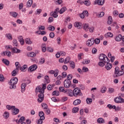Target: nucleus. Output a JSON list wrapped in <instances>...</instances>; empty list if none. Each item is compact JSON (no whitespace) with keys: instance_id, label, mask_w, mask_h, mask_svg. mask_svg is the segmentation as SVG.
<instances>
[{"instance_id":"obj_9","label":"nucleus","mask_w":124,"mask_h":124,"mask_svg":"<svg viewBox=\"0 0 124 124\" xmlns=\"http://www.w3.org/2000/svg\"><path fill=\"white\" fill-rule=\"evenodd\" d=\"M48 73H49V74H54V77H57L58 75H59V70H51L48 71Z\"/></svg>"},{"instance_id":"obj_45","label":"nucleus","mask_w":124,"mask_h":124,"mask_svg":"<svg viewBox=\"0 0 124 124\" xmlns=\"http://www.w3.org/2000/svg\"><path fill=\"white\" fill-rule=\"evenodd\" d=\"M47 30H48V31H55V27L52 25H49L47 28Z\"/></svg>"},{"instance_id":"obj_64","label":"nucleus","mask_w":124,"mask_h":124,"mask_svg":"<svg viewBox=\"0 0 124 124\" xmlns=\"http://www.w3.org/2000/svg\"><path fill=\"white\" fill-rule=\"evenodd\" d=\"M79 111V108H73V113H77Z\"/></svg>"},{"instance_id":"obj_21","label":"nucleus","mask_w":124,"mask_h":124,"mask_svg":"<svg viewBox=\"0 0 124 124\" xmlns=\"http://www.w3.org/2000/svg\"><path fill=\"white\" fill-rule=\"evenodd\" d=\"M9 112L8 111H5L4 112V113H3V117L4 118V119H8V118H9Z\"/></svg>"},{"instance_id":"obj_57","label":"nucleus","mask_w":124,"mask_h":124,"mask_svg":"<svg viewBox=\"0 0 124 124\" xmlns=\"http://www.w3.org/2000/svg\"><path fill=\"white\" fill-rule=\"evenodd\" d=\"M113 15L115 16H118V15H119V11H118L117 10H114L113 12Z\"/></svg>"},{"instance_id":"obj_11","label":"nucleus","mask_w":124,"mask_h":124,"mask_svg":"<svg viewBox=\"0 0 124 124\" xmlns=\"http://www.w3.org/2000/svg\"><path fill=\"white\" fill-rule=\"evenodd\" d=\"M104 3H105V0H95L94 2V5L98 4V5H103Z\"/></svg>"},{"instance_id":"obj_27","label":"nucleus","mask_w":124,"mask_h":124,"mask_svg":"<svg viewBox=\"0 0 124 124\" xmlns=\"http://www.w3.org/2000/svg\"><path fill=\"white\" fill-rule=\"evenodd\" d=\"M10 15L11 16H12V17H14V18H16V17L18 16V13L15 12H10Z\"/></svg>"},{"instance_id":"obj_37","label":"nucleus","mask_w":124,"mask_h":124,"mask_svg":"<svg viewBox=\"0 0 124 124\" xmlns=\"http://www.w3.org/2000/svg\"><path fill=\"white\" fill-rule=\"evenodd\" d=\"M112 22H113V19L112 18V16H108V25H111V24H112Z\"/></svg>"},{"instance_id":"obj_56","label":"nucleus","mask_w":124,"mask_h":124,"mask_svg":"<svg viewBox=\"0 0 124 124\" xmlns=\"http://www.w3.org/2000/svg\"><path fill=\"white\" fill-rule=\"evenodd\" d=\"M72 75H68L67 76V79L65 80H68L69 81H70V80L72 79Z\"/></svg>"},{"instance_id":"obj_35","label":"nucleus","mask_w":124,"mask_h":124,"mask_svg":"<svg viewBox=\"0 0 124 124\" xmlns=\"http://www.w3.org/2000/svg\"><path fill=\"white\" fill-rule=\"evenodd\" d=\"M6 108L7 109H8V110H13L14 108H15V106L7 105Z\"/></svg>"},{"instance_id":"obj_12","label":"nucleus","mask_w":124,"mask_h":124,"mask_svg":"<svg viewBox=\"0 0 124 124\" xmlns=\"http://www.w3.org/2000/svg\"><path fill=\"white\" fill-rule=\"evenodd\" d=\"M88 16H89V13L87 11H84L82 13L79 15V17L81 19H84L85 17H88Z\"/></svg>"},{"instance_id":"obj_55","label":"nucleus","mask_w":124,"mask_h":124,"mask_svg":"<svg viewBox=\"0 0 124 124\" xmlns=\"http://www.w3.org/2000/svg\"><path fill=\"white\" fill-rule=\"evenodd\" d=\"M98 65L99 66H101V67H103V66H104V65H105V62H100L98 63Z\"/></svg>"},{"instance_id":"obj_52","label":"nucleus","mask_w":124,"mask_h":124,"mask_svg":"<svg viewBox=\"0 0 124 124\" xmlns=\"http://www.w3.org/2000/svg\"><path fill=\"white\" fill-rule=\"evenodd\" d=\"M38 28L39 31H44L45 30V27L44 26L40 25Z\"/></svg>"},{"instance_id":"obj_38","label":"nucleus","mask_w":124,"mask_h":124,"mask_svg":"<svg viewBox=\"0 0 124 124\" xmlns=\"http://www.w3.org/2000/svg\"><path fill=\"white\" fill-rule=\"evenodd\" d=\"M52 95L59 96V95H60V92L58 91H54L52 92Z\"/></svg>"},{"instance_id":"obj_47","label":"nucleus","mask_w":124,"mask_h":124,"mask_svg":"<svg viewBox=\"0 0 124 124\" xmlns=\"http://www.w3.org/2000/svg\"><path fill=\"white\" fill-rule=\"evenodd\" d=\"M13 46H15L16 47V46H18V42H17V40L14 39L13 41Z\"/></svg>"},{"instance_id":"obj_28","label":"nucleus","mask_w":124,"mask_h":124,"mask_svg":"<svg viewBox=\"0 0 124 124\" xmlns=\"http://www.w3.org/2000/svg\"><path fill=\"white\" fill-rule=\"evenodd\" d=\"M97 122L98 124H105V121H104V119L102 118H99L97 120Z\"/></svg>"},{"instance_id":"obj_6","label":"nucleus","mask_w":124,"mask_h":124,"mask_svg":"<svg viewBox=\"0 0 124 124\" xmlns=\"http://www.w3.org/2000/svg\"><path fill=\"white\" fill-rule=\"evenodd\" d=\"M40 93L38 95V102L39 103H41L43 101V99H44V93L42 92H39Z\"/></svg>"},{"instance_id":"obj_1","label":"nucleus","mask_w":124,"mask_h":124,"mask_svg":"<svg viewBox=\"0 0 124 124\" xmlns=\"http://www.w3.org/2000/svg\"><path fill=\"white\" fill-rule=\"evenodd\" d=\"M18 83V78L16 77L13 78L9 82L10 85V89L13 90V89H16V84Z\"/></svg>"},{"instance_id":"obj_17","label":"nucleus","mask_w":124,"mask_h":124,"mask_svg":"<svg viewBox=\"0 0 124 124\" xmlns=\"http://www.w3.org/2000/svg\"><path fill=\"white\" fill-rule=\"evenodd\" d=\"M113 36H114V35L111 32H108L105 34V37H106V38L113 37Z\"/></svg>"},{"instance_id":"obj_34","label":"nucleus","mask_w":124,"mask_h":124,"mask_svg":"<svg viewBox=\"0 0 124 124\" xmlns=\"http://www.w3.org/2000/svg\"><path fill=\"white\" fill-rule=\"evenodd\" d=\"M25 120H26L25 117L22 116L19 119V120H18L17 121H16V122H17L18 124H20V123H23V122H25Z\"/></svg>"},{"instance_id":"obj_25","label":"nucleus","mask_w":124,"mask_h":124,"mask_svg":"<svg viewBox=\"0 0 124 124\" xmlns=\"http://www.w3.org/2000/svg\"><path fill=\"white\" fill-rule=\"evenodd\" d=\"M5 37L9 40H12V35L10 33H8L5 34Z\"/></svg>"},{"instance_id":"obj_36","label":"nucleus","mask_w":124,"mask_h":124,"mask_svg":"<svg viewBox=\"0 0 124 124\" xmlns=\"http://www.w3.org/2000/svg\"><path fill=\"white\" fill-rule=\"evenodd\" d=\"M46 51H47V52H49L50 53H52V52L54 51V48L51 46H47L46 47Z\"/></svg>"},{"instance_id":"obj_53","label":"nucleus","mask_w":124,"mask_h":124,"mask_svg":"<svg viewBox=\"0 0 124 124\" xmlns=\"http://www.w3.org/2000/svg\"><path fill=\"white\" fill-rule=\"evenodd\" d=\"M28 67V66L26 64H24L23 66H22L21 67H20V70L22 71H24Z\"/></svg>"},{"instance_id":"obj_5","label":"nucleus","mask_w":124,"mask_h":124,"mask_svg":"<svg viewBox=\"0 0 124 124\" xmlns=\"http://www.w3.org/2000/svg\"><path fill=\"white\" fill-rule=\"evenodd\" d=\"M73 93L74 96L77 97L80 95V94L81 93V90H80L78 88H75L74 89Z\"/></svg>"},{"instance_id":"obj_22","label":"nucleus","mask_w":124,"mask_h":124,"mask_svg":"<svg viewBox=\"0 0 124 124\" xmlns=\"http://www.w3.org/2000/svg\"><path fill=\"white\" fill-rule=\"evenodd\" d=\"M39 116L40 117V118L42 120H45V117H44V112H43V111H40L39 113Z\"/></svg>"},{"instance_id":"obj_29","label":"nucleus","mask_w":124,"mask_h":124,"mask_svg":"<svg viewBox=\"0 0 124 124\" xmlns=\"http://www.w3.org/2000/svg\"><path fill=\"white\" fill-rule=\"evenodd\" d=\"M27 84L26 83H22L21 84V93H24L26 90Z\"/></svg>"},{"instance_id":"obj_13","label":"nucleus","mask_w":124,"mask_h":124,"mask_svg":"<svg viewBox=\"0 0 124 124\" xmlns=\"http://www.w3.org/2000/svg\"><path fill=\"white\" fill-rule=\"evenodd\" d=\"M74 26H75V28L78 29V30H80V29H82L83 24H82V23H81V22H76L74 23Z\"/></svg>"},{"instance_id":"obj_42","label":"nucleus","mask_w":124,"mask_h":124,"mask_svg":"<svg viewBox=\"0 0 124 124\" xmlns=\"http://www.w3.org/2000/svg\"><path fill=\"white\" fill-rule=\"evenodd\" d=\"M51 16H52L53 18H58V14L54 13V12H52L50 13Z\"/></svg>"},{"instance_id":"obj_63","label":"nucleus","mask_w":124,"mask_h":124,"mask_svg":"<svg viewBox=\"0 0 124 124\" xmlns=\"http://www.w3.org/2000/svg\"><path fill=\"white\" fill-rule=\"evenodd\" d=\"M90 62H91V61L89 60H85L83 62V63L84 64H88V63H90Z\"/></svg>"},{"instance_id":"obj_14","label":"nucleus","mask_w":124,"mask_h":124,"mask_svg":"<svg viewBox=\"0 0 124 124\" xmlns=\"http://www.w3.org/2000/svg\"><path fill=\"white\" fill-rule=\"evenodd\" d=\"M83 29L85 31H89L90 26L88 23H84L82 25Z\"/></svg>"},{"instance_id":"obj_23","label":"nucleus","mask_w":124,"mask_h":124,"mask_svg":"<svg viewBox=\"0 0 124 124\" xmlns=\"http://www.w3.org/2000/svg\"><path fill=\"white\" fill-rule=\"evenodd\" d=\"M106 69L107 70H110L112 68V65L109 62L107 63V64L105 65Z\"/></svg>"},{"instance_id":"obj_7","label":"nucleus","mask_w":124,"mask_h":124,"mask_svg":"<svg viewBox=\"0 0 124 124\" xmlns=\"http://www.w3.org/2000/svg\"><path fill=\"white\" fill-rule=\"evenodd\" d=\"M36 69H37V65L34 64L29 67L28 71H29V72H32L35 71Z\"/></svg>"},{"instance_id":"obj_4","label":"nucleus","mask_w":124,"mask_h":124,"mask_svg":"<svg viewBox=\"0 0 124 124\" xmlns=\"http://www.w3.org/2000/svg\"><path fill=\"white\" fill-rule=\"evenodd\" d=\"M42 86V88L39 86L36 88V93H44V91L46 89V84H43Z\"/></svg>"},{"instance_id":"obj_62","label":"nucleus","mask_w":124,"mask_h":124,"mask_svg":"<svg viewBox=\"0 0 124 124\" xmlns=\"http://www.w3.org/2000/svg\"><path fill=\"white\" fill-rule=\"evenodd\" d=\"M45 112H46V115H49L51 113L50 109L48 108L45 109Z\"/></svg>"},{"instance_id":"obj_16","label":"nucleus","mask_w":124,"mask_h":124,"mask_svg":"<svg viewBox=\"0 0 124 124\" xmlns=\"http://www.w3.org/2000/svg\"><path fill=\"white\" fill-rule=\"evenodd\" d=\"M122 38H123V36H122V35L121 34H119L116 36L115 38V40L119 42L122 40Z\"/></svg>"},{"instance_id":"obj_51","label":"nucleus","mask_w":124,"mask_h":124,"mask_svg":"<svg viewBox=\"0 0 124 124\" xmlns=\"http://www.w3.org/2000/svg\"><path fill=\"white\" fill-rule=\"evenodd\" d=\"M44 62H45V59L43 58H41L40 60H39V63L40 64H43V63H44Z\"/></svg>"},{"instance_id":"obj_54","label":"nucleus","mask_w":124,"mask_h":124,"mask_svg":"<svg viewBox=\"0 0 124 124\" xmlns=\"http://www.w3.org/2000/svg\"><path fill=\"white\" fill-rule=\"evenodd\" d=\"M42 107L43 108V109H44V110H45L46 109H47V108H48V105H47V104H46L45 103H42Z\"/></svg>"},{"instance_id":"obj_43","label":"nucleus","mask_w":124,"mask_h":124,"mask_svg":"<svg viewBox=\"0 0 124 124\" xmlns=\"http://www.w3.org/2000/svg\"><path fill=\"white\" fill-rule=\"evenodd\" d=\"M93 102V99L92 98H87L86 99V103L87 104H92Z\"/></svg>"},{"instance_id":"obj_32","label":"nucleus","mask_w":124,"mask_h":124,"mask_svg":"<svg viewBox=\"0 0 124 124\" xmlns=\"http://www.w3.org/2000/svg\"><path fill=\"white\" fill-rule=\"evenodd\" d=\"M80 103H81V100L80 99H77L73 102L74 105L75 106L78 105V104H80Z\"/></svg>"},{"instance_id":"obj_48","label":"nucleus","mask_w":124,"mask_h":124,"mask_svg":"<svg viewBox=\"0 0 124 124\" xmlns=\"http://www.w3.org/2000/svg\"><path fill=\"white\" fill-rule=\"evenodd\" d=\"M15 65L16 66V70H18L20 67V63L18 62H16Z\"/></svg>"},{"instance_id":"obj_59","label":"nucleus","mask_w":124,"mask_h":124,"mask_svg":"<svg viewBox=\"0 0 124 124\" xmlns=\"http://www.w3.org/2000/svg\"><path fill=\"white\" fill-rule=\"evenodd\" d=\"M69 22H70V17L68 16L65 18V23H66V24H68Z\"/></svg>"},{"instance_id":"obj_39","label":"nucleus","mask_w":124,"mask_h":124,"mask_svg":"<svg viewBox=\"0 0 124 124\" xmlns=\"http://www.w3.org/2000/svg\"><path fill=\"white\" fill-rule=\"evenodd\" d=\"M121 97H117L114 99V101L116 103H121Z\"/></svg>"},{"instance_id":"obj_19","label":"nucleus","mask_w":124,"mask_h":124,"mask_svg":"<svg viewBox=\"0 0 124 124\" xmlns=\"http://www.w3.org/2000/svg\"><path fill=\"white\" fill-rule=\"evenodd\" d=\"M18 41H19L21 45H23L25 43L24 41V38L22 36H19L18 37Z\"/></svg>"},{"instance_id":"obj_31","label":"nucleus","mask_w":124,"mask_h":124,"mask_svg":"<svg viewBox=\"0 0 124 124\" xmlns=\"http://www.w3.org/2000/svg\"><path fill=\"white\" fill-rule=\"evenodd\" d=\"M83 3L86 6H90V5H91V1H90V0H85Z\"/></svg>"},{"instance_id":"obj_24","label":"nucleus","mask_w":124,"mask_h":124,"mask_svg":"<svg viewBox=\"0 0 124 124\" xmlns=\"http://www.w3.org/2000/svg\"><path fill=\"white\" fill-rule=\"evenodd\" d=\"M108 92L109 94L114 93H115V89H114V88H113L112 87H109L108 89Z\"/></svg>"},{"instance_id":"obj_41","label":"nucleus","mask_w":124,"mask_h":124,"mask_svg":"<svg viewBox=\"0 0 124 124\" xmlns=\"http://www.w3.org/2000/svg\"><path fill=\"white\" fill-rule=\"evenodd\" d=\"M32 4V0H28L27 3V7H31Z\"/></svg>"},{"instance_id":"obj_58","label":"nucleus","mask_w":124,"mask_h":124,"mask_svg":"<svg viewBox=\"0 0 124 124\" xmlns=\"http://www.w3.org/2000/svg\"><path fill=\"white\" fill-rule=\"evenodd\" d=\"M18 70L15 69L12 72V76H16V75L17 74V71Z\"/></svg>"},{"instance_id":"obj_18","label":"nucleus","mask_w":124,"mask_h":124,"mask_svg":"<svg viewBox=\"0 0 124 124\" xmlns=\"http://www.w3.org/2000/svg\"><path fill=\"white\" fill-rule=\"evenodd\" d=\"M19 111L20 110L15 107V108L12 110V114L13 115H17L19 113Z\"/></svg>"},{"instance_id":"obj_3","label":"nucleus","mask_w":124,"mask_h":124,"mask_svg":"<svg viewBox=\"0 0 124 124\" xmlns=\"http://www.w3.org/2000/svg\"><path fill=\"white\" fill-rule=\"evenodd\" d=\"M114 73L116 75V77H118L119 76H122V75H124V71L120 70L119 67H116L115 68Z\"/></svg>"},{"instance_id":"obj_46","label":"nucleus","mask_w":124,"mask_h":124,"mask_svg":"<svg viewBox=\"0 0 124 124\" xmlns=\"http://www.w3.org/2000/svg\"><path fill=\"white\" fill-rule=\"evenodd\" d=\"M89 31H90L91 33H93V31H94V27L93 26L89 27L88 29Z\"/></svg>"},{"instance_id":"obj_26","label":"nucleus","mask_w":124,"mask_h":124,"mask_svg":"<svg viewBox=\"0 0 124 124\" xmlns=\"http://www.w3.org/2000/svg\"><path fill=\"white\" fill-rule=\"evenodd\" d=\"M25 43H26L28 45H31V44H32V42L31 41V38H27L25 39Z\"/></svg>"},{"instance_id":"obj_60","label":"nucleus","mask_w":124,"mask_h":124,"mask_svg":"<svg viewBox=\"0 0 124 124\" xmlns=\"http://www.w3.org/2000/svg\"><path fill=\"white\" fill-rule=\"evenodd\" d=\"M82 71L83 72H88L89 71V68L84 66L82 67Z\"/></svg>"},{"instance_id":"obj_33","label":"nucleus","mask_w":124,"mask_h":124,"mask_svg":"<svg viewBox=\"0 0 124 124\" xmlns=\"http://www.w3.org/2000/svg\"><path fill=\"white\" fill-rule=\"evenodd\" d=\"M107 90V88H106V87L105 86H103L100 90L101 93H106V91Z\"/></svg>"},{"instance_id":"obj_10","label":"nucleus","mask_w":124,"mask_h":124,"mask_svg":"<svg viewBox=\"0 0 124 124\" xmlns=\"http://www.w3.org/2000/svg\"><path fill=\"white\" fill-rule=\"evenodd\" d=\"M71 85V81L68 80H65L64 81V86L66 89H68V88L70 87Z\"/></svg>"},{"instance_id":"obj_44","label":"nucleus","mask_w":124,"mask_h":124,"mask_svg":"<svg viewBox=\"0 0 124 124\" xmlns=\"http://www.w3.org/2000/svg\"><path fill=\"white\" fill-rule=\"evenodd\" d=\"M2 62L4 63V64H6V65H9V61L6 59H3Z\"/></svg>"},{"instance_id":"obj_40","label":"nucleus","mask_w":124,"mask_h":124,"mask_svg":"<svg viewBox=\"0 0 124 124\" xmlns=\"http://www.w3.org/2000/svg\"><path fill=\"white\" fill-rule=\"evenodd\" d=\"M28 57H35V56H36V54H35L34 52H31L28 54Z\"/></svg>"},{"instance_id":"obj_30","label":"nucleus","mask_w":124,"mask_h":124,"mask_svg":"<svg viewBox=\"0 0 124 124\" xmlns=\"http://www.w3.org/2000/svg\"><path fill=\"white\" fill-rule=\"evenodd\" d=\"M65 11H66V7H63L60 10H59V13L60 14H62L63 13L65 12Z\"/></svg>"},{"instance_id":"obj_20","label":"nucleus","mask_w":124,"mask_h":124,"mask_svg":"<svg viewBox=\"0 0 124 124\" xmlns=\"http://www.w3.org/2000/svg\"><path fill=\"white\" fill-rule=\"evenodd\" d=\"M12 52L16 53V54H18V53L21 52V50L16 47H13L12 48Z\"/></svg>"},{"instance_id":"obj_61","label":"nucleus","mask_w":124,"mask_h":124,"mask_svg":"<svg viewBox=\"0 0 124 124\" xmlns=\"http://www.w3.org/2000/svg\"><path fill=\"white\" fill-rule=\"evenodd\" d=\"M45 79L46 80V83H50V79H49V76H46L45 77Z\"/></svg>"},{"instance_id":"obj_50","label":"nucleus","mask_w":124,"mask_h":124,"mask_svg":"<svg viewBox=\"0 0 124 124\" xmlns=\"http://www.w3.org/2000/svg\"><path fill=\"white\" fill-rule=\"evenodd\" d=\"M70 62V58L68 57L65 58V61L64 62V63L65 64H66V63H68V62Z\"/></svg>"},{"instance_id":"obj_49","label":"nucleus","mask_w":124,"mask_h":124,"mask_svg":"<svg viewBox=\"0 0 124 124\" xmlns=\"http://www.w3.org/2000/svg\"><path fill=\"white\" fill-rule=\"evenodd\" d=\"M70 66L73 68H75V63L72 61H71L70 62Z\"/></svg>"},{"instance_id":"obj_2","label":"nucleus","mask_w":124,"mask_h":124,"mask_svg":"<svg viewBox=\"0 0 124 124\" xmlns=\"http://www.w3.org/2000/svg\"><path fill=\"white\" fill-rule=\"evenodd\" d=\"M99 59L100 61H103L105 63H108L110 62V60L108 59V57L104 54H101L99 55Z\"/></svg>"},{"instance_id":"obj_15","label":"nucleus","mask_w":124,"mask_h":124,"mask_svg":"<svg viewBox=\"0 0 124 124\" xmlns=\"http://www.w3.org/2000/svg\"><path fill=\"white\" fill-rule=\"evenodd\" d=\"M66 94H68L69 96H73V91L71 89L67 90L65 91Z\"/></svg>"},{"instance_id":"obj_8","label":"nucleus","mask_w":124,"mask_h":124,"mask_svg":"<svg viewBox=\"0 0 124 124\" xmlns=\"http://www.w3.org/2000/svg\"><path fill=\"white\" fill-rule=\"evenodd\" d=\"M93 44H94V39L93 38L88 39L86 42V45L89 47L93 46Z\"/></svg>"}]
</instances>
